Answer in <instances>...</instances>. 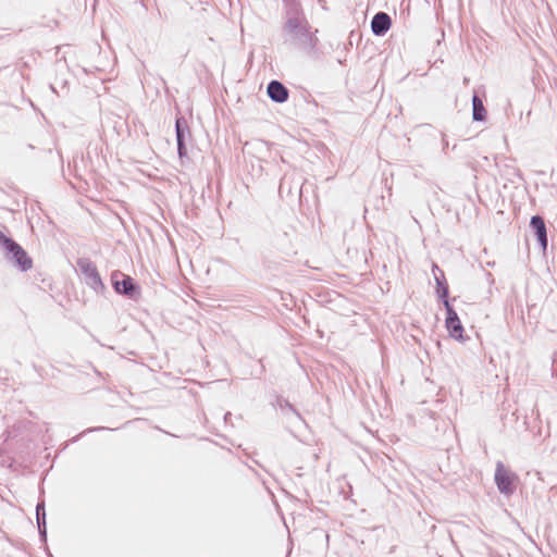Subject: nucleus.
I'll use <instances>...</instances> for the list:
<instances>
[{
    "label": "nucleus",
    "instance_id": "1",
    "mask_svg": "<svg viewBox=\"0 0 557 557\" xmlns=\"http://www.w3.org/2000/svg\"><path fill=\"white\" fill-rule=\"evenodd\" d=\"M284 32L286 41L294 48L304 52L314 50L318 38L298 2L293 1L288 4Z\"/></svg>",
    "mask_w": 557,
    "mask_h": 557
},
{
    "label": "nucleus",
    "instance_id": "2",
    "mask_svg": "<svg viewBox=\"0 0 557 557\" xmlns=\"http://www.w3.org/2000/svg\"><path fill=\"white\" fill-rule=\"evenodd\" d=\"M0 246L5 251V258L17 267L21 271H27L32 268L33 261L26 251L11 237L5 236L0 231Z\"/></svg>",
    "mask_w": 557,
    "mask_h": 557
},
{
    "label": "nucleus",
    "instance_id": "3",
    "mask_svg": "<svg viewBox=\"0 0 557 557\" xmlns=\"http://www.w3.org/2000/svg\"><path fill=\"white\" fill-rule=\"evenodd\" d=\"M77 268L84 276L85 283L99 293L104 289L99 272L95 263L88 258H79L77 260Z\"/></svg>",
    "mask_w": 557,
    "mask_h": 557
},
{
    "label": "nucleus",
    "instance_id": "4",
    "mask_svg": "<svg viewBox=\"0 0 557 557\" xmlns=\"http://www.w3.org/2000/svg\"><path fill=\"white\" fill-rule=\"evenodd\" d=\"M112 285L117 294L132 299H135L139 294L138 286L134 283L133 278L119 271L112 273Z\"/></svg>",
    "mask_w": 557,
    "mask_h": 557
},
{
    "label": "nucleus",
    "instance_id": "5",
    "mask_svg": "<svg viewBox=\"0 0 557 557\" xmlns=\"http://www.w3.org/2000/svg\"><path fill=\"white\" fill-rule=\"evenodd\" d=\"M446 309V327L451 337L456 339L462 338L463 326L454 308L450 306L449 300L444 301Z\"/></svg>",
    "mask_w": 557,
    "mask_h": 557
},
{
    "label": "nucleus",
    "instance_id": "6",
    "mask_svg": "<svg viewBox=\"0 0 557 557\" xmlns=\"http://www.w3.org/2000/svg\"><path fill=\"white\" fill-rule=\"evenodd\" d=\"M530 227L534 232L541 248L545 251L548 239L544 219L541 215H533L530 221Z\"/></svg>",
    "mask_w": 557,
    "mask_h": 557
},
{
    "label": "nucleus",
    "instance_id": "7",
    "mask_svg": "<svg viewBox=\"0 0 557 557\" xmlns=\"http://www.w3.org/2000/svg\"><path fill=\"white\" fill-rule=\"evenodd\" d=\"M392 26V20L385 12H377L371 21V29L375 36L385 35Z\"/></svg>",
    "mask_w": 557,
    "mask_h": 557
},
{
    "label": "nucleus",
    "instance_id": "8",
    "mask_svg": "<svg viewBox=\"0 0 557 557\" xmlns=\"http://www.w3.org/2000/svg\"><path fill=\"white\" fill-rule=\"evenodd\" d=\"M517 475L508 470L502 462H497L495 482L497 487H510L516 483Z\"/></svg>",
    "mask_w": 557,
    "mask_h": 557
},
{
    "label": "nucleus",
    "instance_id": "9",
    "mask_svg": "<svg viewBox=\"0 0 557 557\" xmlns=\"http://www.w3.org/2000/svg\"><path fill=\"white\" fill-rule=\"evenodd\" d=\"M267 92L269 98L276 102L283 103L288 99V89L278 81H271L268 85Z\"/></svg>",
    "mask_w": 557,
    "mask_h": 557
},
{
    "label": "nucleus",
    "instance_id": "10",
    "mask_svg": "<svg viewBox=\"0 0 557 557\" xmlns=\"http://www.w3.org/2000/svg\"><path fill=\"white\" fill-rule=\"evenodd\" d=\"M432 270L436 282L438 298L444 302L445 300H448V285L446 283L444 272L435 263H433Z\"/></svg>",
    "mask_w": 557,
    "mask_h": 557
},
{
    "label": "nucleus",
    "instance_id": "11",
    "mask_svg": "<svg viewBox=\"0 0 557 557\" xmlns=\"http://www.w3.org/2000/svg\"><path fill=\"white\" fill-rule=\"evenodd\" d=\"M472 119L478 122H483L486 119L483 101L476 94L472 97Z\"/></svg>",
    "mask_w": 557,
    "mask_h": 557
},
{
    "label": "nucleus",
    "instance_id": "12",
    "mask_svg": "<svg viewBox=\"0 0 557 557\" xmlns=\"http://www.w3.org/2000/svg\"><path fill=\"white\" fill-rule=\"evenodd\" d=\"M188 129L187 123L184 117H177L175 122L176 141L177 146L185 143V131Z\"/></svg>",
    "mask_w": 557,
    "mask_h": 557
},
{
    "label": "nucleus",
    "instance_id": "13",
    "mask_svg": "<svg viewBox=\"0 0 557 557\" xmlns=\"http://www.w3.org/2000/svg\"><path fill=\"white\" fill-rule=\"evenodd\" d=\"M37 523L41 536H46V513H42V518H37Z\"/></svg>",
    "mask_w": 557,
    "mask_h": 557
},
{
    "label": "nucleus",
    "instance_id": "14",
    "mask_svg": "<svg viewBox=\"0 0 557 557\" xmlns=\"http://www.w3.org/2000/svg\"><path fill=\"white\" fill-rule=\"evenodd\" d=\"M42 513H46L45 512V502L41 500L37 504L36 506V516L37 518H42Z\"/></svg>",
    "mask_w": 557,
    "mask_h": 557
},
{
    "label": "nucleus",
    "instance_id": "15",
    "mask_svg": "<svg viewBox=\"0 0 557 557\" xmlns=\"http://www.w3.org/2000/svg\"><path fill=\"white\" fill-rule=\"evenodd\" d=\"M177 151H178L180 158H183V157H185L187 154L185 143L182 144V146H177Z\"/></svg>",
    "mask_w": 557,
    "mask_h": 557
},
{
    "label": "nucleus",
    "instance_id": "16",
    "mask_svg": "<svg viewBox=\"0 0 557 557\" xmlns=\"http://www.w3.org/2000/svg\"><path fill=\"white\" fill-rule=\"evenodd\" d=\"M106 428H89L87 429L86 431H84L83 433H90V432H95V431H100V430H104Z\"/></svg>",
    "mask_w": 557,
    "mask_h": 557
},
{
    "label": "nucleus",
    "instance_id": "17",
    "mask_svg": "<svg viewBox=\"0 0 557 557\" xmlns=\"http://www.w3.org/2000/svg\"><path fill=\"white\" fill-rule=\"evenodd\" d=\"M502 492H504L506 495H509V493L512 491V490H508V488H505V490H500Z\"/></svg>",
    "mask_w": 557,
    "mask_h": 557
}]
</instances>
